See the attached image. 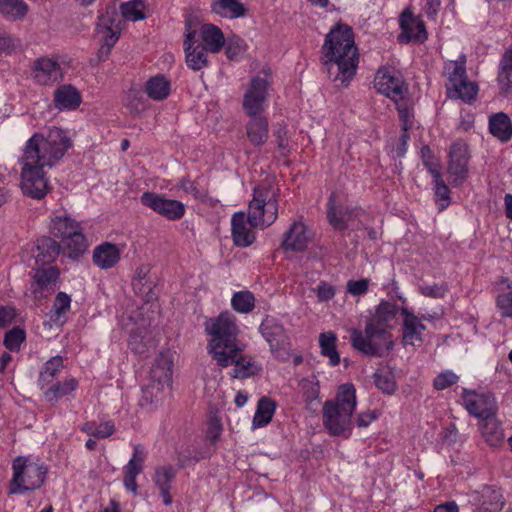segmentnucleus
<instances>
[{
  "instance_id": "obj_51",
  "label": "nucleus",
  "mask_w": 512,
  "mask_h": 512,
  "mask_svg": "<svg viewBox=\"0 0 512 512\" xmlns=\"http://www.w3.org/2000/svg\"><path fill=\"white\" fill-rule=\"evenodd\" d=\"M450 90H453V97L460 98L465 102H470L475 99L478 87L474 83L465 79L454 87H451Z\"/></svg>"
},
{
  "instance_id": "obj_6",
  "label": "nucleus",
  "mask_w": 512,
  "mask_h": 512,
  "mask_svg": "<svg viewBox=\"0 0 512 512\" xmlns=\"http://www.w3.org/2000/svg\"><path fill=\"white\" fill-rule=\"evenodd\" d=\"M13 475L8 484V494L18 495L39 489L46 480L48 469L28 457L18 456L12 462Z\"/></svg>"
},
{
  "instance_id": "obj_41",
  "label": "nucleus",
  "mask_w": 512,
  "mask_h": 512,
  "mask_svg": "<svg viewBox=\"0 0 512 512\" xmlns=\"http://www.w3.org/2000/svg\"><path fill=\"white\" fill-rule=\"evenodd\" d=\"M231 357L228 358V361H231L227 364L234 365V369L232 370V377L244 379L254 374L253 364L250 360H246L241 356V352L231 353Z\"/></svg>"
},
{
  "instance_id": "obj_57",
  "label": "nucleus",
  "mask_w": 512,
  "mask_h": 512,
  "mask_svg": "<svg viewBox=\"0 0 512 512\" xmlns=\"http://www.w3.org/2000/svg\"><path fill=\"white\" fill-rule=\"evenodd\" d=\"M246 49V45L244 40L239 37L229 38L225 53L230 60L236 59L239 55H241Z\"/></svg>"
},
{
  "instance_id": "obj_21",
  "label": "nucleus",
  "mask_w": 512,
  "mask_h": 512,
  "mask_svg": "<svg viewBox=\"0 0 512 512\" xmlns=\"http://www.w3.org/2000/svg\"><path fill=\"white\" fill-rule=\"evenodd\" d=\"M61 250L60 244L48 236L37 239L33 249V257L37 266H51Z\"/></svg>"
},
{
  "instance_id": "obj_16",
  "label": "nucleus",
  "mask_w": 512,
  "mask_h": 512,
  "mask_svg": "<svg viewBox=\"0 0 512 512\" xmlns=\"http://www.w3.org/2000/svg\"><path fill=\"white\" fill-rule=\"evenodd\" d=\"M184 47L186 63L189 68L194 71H199L208 65V50L203 44L197 43L195 30L187 32Z\"/></svg>"
},
{
  "instance_id": "obj_26",
  "label": "nucleus",
  "mask_w": 512,
  "mask_h": 512,
  "mask_svg": "<svg viewBox=\"0 0 512 512\" xmlns=\"http://www.w3.org/2000/svg\"><path fill=\"white\" fill-rule=\"evenodd\" d=\"M246 124V135L252 145L258 147L264 145L269 136V124L266 117L251 116Z\"/></svg>"
},
{
  "instance_id": "obj_35",
  "label": "nucleus",
  "mask_w": 512,
  "mask_h": 512,
  "mask_svg": "<svg viewBox=\"0 0 512 512\" xmlns=\"http://www.w3.org/2000/svg\"><path fill=\"white\" fill-rule=\"evenodd\" d=\"M276 408V403L268 397H262L257 404V409L253 417V427L259 428L266 426L272 419Z\"/></svg>"
},
{
  "instance_id": "obj_60",
  "label": "nucleus",
  "mask_w": 512,
  "mask_h": 512,
  "mask_svg": "<svg viewBox=\"0 0 512 512\" xmlns=\"http://www.w3.org/2000/svg\"><path fill=\"white\" fill-rule=\"evenodd\" d=\"M419 291L426 297L442 298L447 291V286L444 284L424 285L419 287Z\"/></svg>"
},
{
  "instance_id": "obj_17",
  "label": "nucleus",
  "mask_w": 512,
  "mask_h": 512,
  "mask_svg": "<svg viewBox=\"0 0 512 512\" xmlns=\"http://www.w3.org/2000/svg\"><path fill=\"white\" fill-rule=\"evenodd\" d=\"M310 233L307 226L301 221H295L284 234L281 244L286 251H304L310 241Z\"/></svg>"
},
{
  "instance_id": "obj_7",
  "label": "nucleus",
  "mask_w": 512,
  "mask_h": 512,
  "mask_svg": "<svg viewBox=\"0 0 512 512\" xmlns=\"http://www.w3.org/2000/svg\"><path fill=\"white\" fill-rule=\"evenodd\" d=\"M388 329L377 324L367 323L364 334L357 329L352 331V346L366 355L382 356L393 345L392 335Z\"/></svg>"
},
{
  "instance_id": "obj_40",
  "label": "nucleus",
  "mask_w": 512,
  "mask_h": 512,
  "mask_svg": "<svg viewBox=\"0 0 512 512\" xmlns=\"http://www.w3.org/2000/svg\"><path fill=\"white\" fill-rule=\"evenodd\" d=\"M63 368V359L61 356H55L49 359L43 366L39 375V384L44 387L53 382Z\"/></svg>"
},
{
  "instance_id": "obj_47",
  "label": "nucleus",
  "mask_w": 512,
  "mask_h": 512,
  "mask_svg": "<svg viewBox=\"0 0 512 512\" xmlns=\"http://www.w3.org/2000/svg\"><path fill=\"white\" fill-rule=\"evenodd\" d=\"M231 305L235 311L246 314L254 309L255 297L250 291H239L233 295Z\"/></svg>"
},
{
  "instance_id": "obj_48",
  "label": "nucleus",
  "mask_w": 512,
  "mask_h": 512,
  "mask_svg": "<svg viewBox=\"0 0 512 512\" xmlns=\"http://www.w3.org/2000/svg\"><path fill=\"white\" fill-rule=\"evenodd\" d=\"M399 114L402 130H409L412 127L413 111L408 99L402 95L401 98L393 99Z\"/></svg>"
},
{
  "instance_id": "obj_4",
  "label": "nucleus",
  "mask_w": 512,
  "mask_h": 512,
  "mask_svg": "<svg viewBox=\"0 0 512 512\" xmlns=\"http://www.w3.org/2000/svg\"><path fill=\"white\" fill-rule=\"evenodd\" d=\"M356 407V390L352 384L340 385L335 399L327 400L322 409L324 427L331 435H343L350 430L351 417Z\"/></svg>"
},
{
  "instance_id": "obj_50",
  "label": "nucleus",
  "mask_w": 512,
  "mask_h": 512,
  "mask_svg": "<svg viewBox=\"0 0 512 512\" xmlns=\"http://www.w3.org/2000/svg\"><path fill=\"white\" fill-rule=\"evenodd\" d=\"M121 14L124 19L137 21L145 18L143 13V3L141 0H133L121 4Z\"/></svg>"
},
{
  "instance_id": "obj_11",
  "label": "nucleus",
  "mask_w": 512,
  "mask_h": 512,
  "mask_svg": "<svg viewBox=\"0 0 512 512\" xmlns=\"http://www.w3.org/2000/svg\"><path fill=\"white\" fill-rule=\"evenodd\" d=\"M141 203L170 221L181 219L185 213V206L182 202L167 199L154 192H144L141 195Z\"/></svg>"
},
{
  "instance_id": "obj_64",
  "label": "nucleus",
  "mask_w": 512,
  "mask_h": 512,
  "mask_svg": "<svg viewBox=\"0 0 512 512\" xmlns=\"http://www.w3.org/2000/svg\"><path fill=\"white\" fill-rule=\"evenodd\" d=\"M334 295H335V290L331 285L324 283V282H322L320 285H318L317 297H318L319 301H328V300L332 299L334 297Z\"/></svg>"
},
{
  "instance_id": "obj_13",
  "label": "nucleus",
  "mask_w": 512,
  "mask_h": 512,
  "mask_svg": "<svg viewBox=\"0 0 512 512\" xmlns=\"http://www.w3.org/2000/svg\"><path fill=\"white\" fill-rule=\"evenodd\" d=\"M269 83L259 76L252 78L243 99V108L247 115L257 116L265 110Z\"/></svg>"
},
{
  "instance_id": "obj_1",
  "label": "nucleus",
  "mask_w": 512,
  "mask_h": 512,
  "mask_svg": "<svg viewBox=\"0 0 512 512\" xmlns=\"http://www.w3.org/2000/svg\"><path fill=\"white\" fill-rule=\"evenodd\" d=\"M72 147V141L61 128L46 134L35 133L26 143L21 157V188L25 195L42 199L48 192L45 167H53Z\"/></svg>"
},
{
  "instance_id": "obj_28",
  "label": "nucleus",
  "mask_w": 512,
  "mask_h": 512,
  "mask_svg": "<svg viewBox=\"0 0 512 512\" xmlns=\"http://www.w3.org/2000/svg\"><path fill=\"white\" fill-rule=\"evenodd\" d=\"M81 95L72 85H63L54 92V106L59 110H74L81 104Z\"/></svg>"
},
{
  "instance_id": "obj_56",
  "label": "nucleus",
  "mask_w": 512,
  "mask_h": 512,
  "mask_svg": "<svg viewBox=\"0 0 512 512\" xmlns=\"http://www.w3.org/2000/svg\"><path fill=\"white\" fill-rule=\"evenodd\" d=\"M421 158L424 166L427 167L433 177H438V175L441 174L440 165L438 161L434 159L429 146H423L421 148Z\"/></svg>"
},
{
  "instance_id": "obj_3",
  "label": "nucleus",
  "mask_w": 512,
  "mask_h": 512,
  "mask_svg": "<svg viewBox=\"0 0 512 512\" xmlns=\"http://www.w3.org/2000/svg\"><path fill=\"white\" fill-rule=\"evenodd\" d=\"M204 329L211 337L207 345L208 352L219 366L227 367L231 353L242 352L237 343L239 329L236 317L229 311H223L217 317L208 318Z\"/></svg>"
},
{
  "instance_id": "obj_59",
  "label": "nucleus",
  "mask_w": 512,
  "mask_h": 512,
  "mask_svg": "<svg viewBox=\"0 0 512 512\" xmlns=\"http://www.w3.org/2000/svg\"><path fill=\"white\" fill-rule=\"evenodd\" d=\"M458 379L459 378L455 373L451 371H445L435 377L433 385L435 389L443 390L455 384L458 381Z\"/></svg>"
},
{
  "instance_id": "obj_14",
  "label": "nucleus",
  "mask_w": 512,
  "mask_h": 512,
  "mask_svg": "<svg viewBox=\"0 0 512 512\" xmlns=\"http://www.w3.org/2000/svg\"><path fill=\"white\" fill-rule=\"evenodd\" d=\"M463 401L467 411L481 420L496 414L495 398L489 393H476L474 391L463 394Z\"/></svg>"
},
{
  "instance_id": "obj_55",
  "label": "nucleus",
  "mask_w": 512,
  "mask_h": 512,
  "mask_svg": "<svg viewBox=\"0 0 512 512\" xmlns=\"http://www.w3.org/2000/svg\"><path fill=\"white\" fill-rule=\"evenodd\" d=\"M507 287L511 290L497 296L496 306L499 309L501 316L512 318V285L508 284Z\"/></svg>"
},
{
  "instance_id": "obj_34",
  "label": "nucleus",
  "mask_w": 512,
  "mask_h": 512,
  "mask_svg": "<svg viewBox=\"0 0 512 512\" xmlns=\"http://www.w3.org/2000/svg\"><path fill=\"white\" fill-rule=\"evenodd\" d=\"M145 92L149 98L162 101L170 94V82L163 75L153 76L146 82Z\"/></svg>"
},
{
  "instance_id": "obj_23",
  "label": "nucleus",
  "mask_w": 512,
  "mask_h": 512,
  "mask_svg": "<svg viewBox=\"0 0 512 512\" xmlns=\"http://www.w3.org/2000/svg\"><path fill=\"white\" fill-rule=\"evenodd\" d=\"M172 365L169 356L160 353L150 369L149 383L169 388L172 381Z\"/></svg>"
},
{
  "instance_id": "obj_58",
  "label": "nucleus",
  "mask_w": 512,
  "mask_h": 512,
  "mask_svg": "<svg viewBox=\"0 0 512 512\" xmlns=\"http://www.w3.org/2000/svg\"><path fill=\"white\" fill-rule=\"evenodd\" d=\"M71 298L65 292H59L54 300L53 311L57 318L64 315L70 309Z\"/></svg>"
},
{
  "instance_id": "obj_22",
  "label": "nucleus",
  "mask_w": 512,
  "mask_h": 512,
  "mask_svg": "<svg viewBox=\"0 0 512 512\" xmlns=\"http://www.w3.org/2000/svg\"><path fill=\"white\" fill-rule=\"evenodd\" d=\"M400 27L402 32L398 39L402 43L410 41L423 42L427 38L424 23L415 19L411 14H407V12L401 15Z\"/></svg>"
},
{
  "instance_id": "obj_36",
  "label": "nucleus",
  "mask_w": 512,
  "mask_h": 512,
  "mask_svg": "<svg viewBox=\"0 0 512 512\" xmlns=\"http://www.w3.org/2000/svg\"><path fill=\"white\" fill-rule=\"evenodd\" d=\"M52 233L64 241L66 238L72 236L81 228L79 224L70 217L58 216L52 221Z\"/></svg>"
},
{
  "instance_id": "obj_54",
  "label": "nucleus",
  "mask_w": 512,
  "mask_h": 512,
  "mask_svg": "<svg viewBox=\"0 0 512 512\" xmlns=\"http://www.w3.org/2000/svg\"><path fill=\"white\" fill-rule=\"evenodd\" d=\"M433 178L435 184L436 202L439 205V209L442 211L449 205L450 190L448 186L445 184L444 180L442 179L441 174H439L438 177Z\"/></svg>"
},
{
  "instance_id": "obj_44",
  "label": "nucleus",
  "mask_w": 512,
  "mask_h": 512,
  "mask_svg": "<svg viewBox=\"0 0 512 512\" xmlns=\"http://www.w3.org/2000/svg\"><path fill=\"white\" fill-rule=\"evenodd\" d=\"M444 70L449 80L448 90H450L451 87H454L458 83L467 79L465 59H462L460 61H449L448 63L445 64Z\"/></svg>"
},
{
  "instance_id": "obj_9",
  "label": "nucleus",
  "mask_w": 512,
  "mask_h": 512,
  "mask_svg": "<svg viewBox=\"0 0 512 512\" xmlns=\"http://www.w3.org/2000/svg\"><path fill=\"white\" fill-rule=\"evenodd\" d=\"M259 329L262 336L269 343L271 352L277 358H285L291 345L283 325L275 318L267 316L262 321Z\"/></svg>"
},
{
  "instance_id": "obj_10",
  "label": "nucleus",
  "mask_w": 512,
  "mask_h": 512,
  "mask_svg": "<svg viewBox=\"0 0 512 512\" xmlns=\"http://www.w3.org/2000/svg\"><path fill=\"white\" fill-rule=\"evenodd\" d=\"M60 271L56 266H37L31 282V293L36 301H42L57 288Z\"/></svg>"
},
{
  "instance_id": "obj_63",
  "label": "nucleus",
  "mask_w": 512,
  "mask_h": 512,
  "mask_svg": "<svg viewBox=\"0 0 512 512\" xmlns=\"http://www.w3.org/2000/svg\"><path fill=\"white\" fill-rule=\"evenodd\" d=\"M16 317V310L11 306H0V328L10 325Z\"/></svg>"
},
{
  "instance_id": "obj_27",
  "label": "nucleus",
  "mask_w": 512,
  "mask_h": 512,
  "mask_svg": "<svg viewBox=\"0 0 512 512\" xmlns=\"http://www.w3.org/2000/svg\"><path fill=\"white\" fill-rule=\"evenodd\" d=\"M401 313L404 316L402 327L403 343L413 345L415 341L421 342V335L425 330V325L407 308H402Z\"/></svg>"
},
{
  "instance_id": "obj_24",
  "label": "nucleus",
  "mask_w": 512,
  "mask_h": 512,
  "mask_svg": "<svg viewBox=\"0 0 512 512\" xmlns=\"http://www.w3.org/2000/svg\"><path fill=\"white\" fill-rule=\"evenodd\" d=\"M177 475V469L172 465L159 466L155 469L153 481L160 491V496L165 505L172 503L170 490Z\"/></svg>"
},
{
  "instance_id": "obj_38",
  "label": "nucleus",
  "mask_w": 512,
  "mask_h": 512,
  "mask_svg": "<svg viewBox=\"0 0 512 512\" xmlns=\"http://www.w3.org/2000/svg\"><path fill=\"white\" fill-rule=\"evenodd\" d=\"M1 14L11 20L22 19L28 12V5L22 0H0Z\"/></svg>"
},
{
  "instance_id": "obj_52",
  "label": "nucleus",
  "mask_w": 512,
  "mask_h": 512,
  "mask_svg": "<svg viewBox=\"0 0 512 512\" xmlns=\"http://www.w3.org/2000/svg\"><path fill=\"white\" fill-rule=\"evenodd\" d=\"M25 339V331L19 327H14L5 333L3 344L11 352L19 351Z\"/></svg>"
},
{
  "instance_id": "obj_5",
  "label": "nucleus",
  "mask_w": 512,
  "mask_h": 512,
  "mask_svg": "<svg viewBox=\"0 0 512 512\" xmlns=\"http://www.w3.org/2000/svg\"><path fill=\"white\" fill-rule=\"evenodd\" d=\"M279 188L272 181H262L254 188L253 199L249 203L248 222L252 228L268 227L278 217Z\"/></svg>"
},
{
  "instance_id": "obj_37",
  "label": "nucleus",
  "mask_w": 512,
  "mask_h": 512,
  "mask_svg": "<svg viewBox=\"0 0 512 512\" xmlns=\"http://www.w3.org/2000/svg\"><path fill=\"white\" fill-rule=\"evenodd\" d=\"M336 335L333 332L321 333L319 336V345L321 354L329 358V363L336 366L340 363V356L336 349Z\"/></svg>"
},
{
  "instance_id": "obj_46",
  "label": "nucleus",
  "mask_w": 512,
  "mask_h": 512,
  "mask_svg": "<svg viewBox=\"0 0 512 512\" xmlns=\"http://www.w3.org/2000/svg\"><path fill=\"white\" fill-rule=\"evenodd\" d=\"M77 387V381L74 378L66 379L64 382H58L52 385L46 392L45 396L48 401H57L59 398L68 395Z\"/></svg>"
},
{
  "instance_id": "obj_49",
  "label": "nucleus",
  "mask_w": 512,
  "mask_h": 512,
  "mask_svg": "<svg viewBox=\"0 0 512 512\" xmlns=\"http://www.w3.org/2000/svg\"><path fill=\"white\" fill-rule=\"evenodd\" d=\"M484 502L483 504H488L486 507L487 510L491 512L501 511L504 506V499L501 491L499 489H495L493 487H485L483 490Z\"/></svg>"
},
{
  "instance_id": "obj_30",
  "label": "nucleus",
  "mask_w": 512,
  "mask_h": 512,
  "mask_svg": "<svg viewBox=\"0 0 512 512\" xmlns=\"http://www.w3.org/2000/svg\"><path fill=\"white\" fill-rule=\"evenodd\" d=\"M489 131L499 141L508 142L512 138V121L504 112L493 114L489 118Z\"/></svg>"
},
{
  "instance_id": "obj_12",
  "label": "nucleus",
  "mask_w": 512,
  "mask_h": 512,
  "mask_svg": "<svg viewBox=\"0 0 512 512\" xmlns=\"http://www.w3.org/2000/svg\"><path fill=\"white\" fill-rule=\"evenodd\" d=\"M470 159L468 145L463 140L455 141L449 150L447 171L454 176L452 183L460 185L468 176V162Z\"/></svg>"
},
{
  "instance_id": "obj_33",
  "label": "nucleus",
  "mask_w": 512,
  "mask_h": 512,
  "mask_svg": "<svg viewBox=\"0 0 512 512\" xmlns=\"http://www.w3.org/2000/svg\"><path fill=\"white\" fill-rule=\"evenodd\" d=\"M497 80L503 93L512 94V48L502 56Z\"/></svg>"
},
{
  "instance_id": "obj_31",
  "label": "nucleus",
  "mask_w": 512,
  "mask_h": 512,
  "mask_svg": "<svg viewBox=\"0 0 512 512\" xmlns=\"http://www.w3.org/2000/svg\"><path fill=\"white\" fill-rule=\"evenodd\" d=\"M211 11L223 18L235 19L245 16L247 8L238 0H212Z\"/></svg>"
},
{
  "instance_id": "obj_45",
  "label": "nucleus",
  "mask_w": 512,
  "mask_h": 512,
  "mask_svg": "<svg viewBox=\"0 0 512 512\" xmlns=\"http://www.w3.org/2000/svg\"><path fill=\"white\" fill-rule=\"evenodd\" d=\"M374 383L378 389L386 394H392L396 390V382L392 371L388 368L378 369L374 375Z\"/></svg>"
},
{
  "instance_id": "obj_53",
  "label": "nucleus",
  "mask_w": 512,
  "mask_h": 512,
  "mask_svg": "<svg viewBox=\"0 0 512 512\" xmlns=\"http://www.w3.org/2000/svg\"><path fill=\"white\" fill-rule=\"evenodd\" d=\"M164 389L165 388L162 386L148 383L147 385H145L142 388V396L140 399V405L141 406H150L155 403H158Z\"/></svg>"
},
{
  "instance_id": "obj_20",
  "label": "nucleus",
  "mask_w": 512,
  "mask_h": 512,
  "mask_svg": "<svg viewBox=\"0 0 512 512\" xmlns=\"http://www.w3.org/2000/svg\"><path fill=\"white\" fill-rule=\"evenodd\" d=\"M232 239L238 247H248L255 241V233L244 212H236L231 219Z\"/></svg>"
},
{
  "instance_id": "obj_29",
  "label": "nucleus",
  "mask_w": 512,
  "mask_h": 512,
  "mask_svg": "<svg viewBox=\"0 0 512 512\" xmlns=\"http://www.w3.org/2000/svg\"><path fill=\"white\" fill-rule=\"evenodd\" d=\"M480 429L485 442L489 446L497 447L503 443L505 437L504 431L500 421L496 418V414L482 419Z\"/></svg>"
},
{
  "instance_id": "obj_32",
  "label": "nucleus",
  "mask_w": 512,
  "mask_h": 512,
  "mask_svg": "<svg viewBox=\"0 0 512 512\" xmlns=\"http://www.w3.org/2000/svg\"><path fill=\"white\" fill-rule=\"evenodd\" d=\"M204 46L209 52L218 53L225 44L224 34L221 29L213 24H204L200 30Z\"/></svg>"
},
{
  "instance_id": "obj_43",
  "label": "nucleus",
  "mask_w": 512,
  "mask_h": 512,
  "mask_svg": "<svg viewBox=\"0 0 512 512\" xmlns=\"http://www.w3.org/2000/svg\"><path fill=\"white\" fill-rule=\"evenodd\" d=\"M65 250L70 258L76 259L87 248L86 238L81 229L63 241Z\"/></svg>"
},
{
  "instance_id": "obj_39",
  "label": "nucleus",
  "mask_w": 512,
  "mask_h": 512,
  "mask_svg": "<svg viewBox=\"0 0 512 512\" xmlns=\"http://www.w3.org/2000/svg\"><path fill=\"white\" fill-rule=\"evenodd\" d=\"M397 311L398 307L395 304L382 301L376 309L374 318L368 323L390 328L389 323L396 317Z\"/></svg>"
},
{
  "instance_id": "obj_42",
  "label": "nucleus",
  "mask_w": 512,
  "mask_h": 512,
  "mask_svg": "<svg viewBox=\"0 0 512 512\" xmlns=\"http://www.w3.org/2000/svg\"><path fill=\"white\" fill-rule=\"evenodd\" d=\"M116 28H121V20L119 19L116 7L111 5L98 17L97 31H114Z\"/></svg>"
},
{
  "instance_id": "obj_19",
  "label": "nucleus",
  "mask_w": 512,
  "mask_h": 512,
  "mask_svg": "<svg viewBox=\"0 0 512 512\" xmlns=\"http://www.w3.org/2000/svg\"><path fill=\"white\" fill-rule=\"evenodd\" d=\"M33 77L41 85H51L62 77L61 67L57 61L39 58L34 62Z\"/></svg>"
},
{
  "instance_id": "obj_8",
  "label": "nucleus",
  "mask_w": 512,
  "mask_h": 512,
  "mask_svg": "<svg viewBox=\"0 0 512 512\" xmlns=\"http://www.w3.org/2000/svg\"><path fill=\"white\" fill-rule=\"evenodd\" d=\"M364 210L360 207L336 205L334 194L329 197L327 204V220L336 231L358 230L363 224L361 217Z\"/></svg>"
},
{
  "instance_id": "obj_25",
  "label": "nucleus",
  "mask_w": 512,
  "mask_h": 512,
  "mask_svg": "<svg viewBox=\"0 0 512 512\" xmlns=\"http://www.w3.org/2000/svg\"><path fill=\"white\" fill-rule=\"evenodd\" d=\"M93 263L101 269L114 267L120 260L119 248L110 242H104L94 248Z\"/></svg>"
},
{
  "instance_id": "obj_62",
  "label": "nucleus",
  "mask_w": 512,
  "mask_h": 512,
  "mask_svg": "<svg viewBox=\"0 0 512 512\" xmlns=\"http://www.w3.org/2000/svg\"><path fill=\"white\" fill-rule=\"evenodd\" d=\"M222 432V424L218 419H212L206 431V439L210 441L211 444H215L219 439Z\"/></svg>"
},
{
  "instance_id": "obj_61",
  "label": "nucleus",
  "mask_w": 512,
  "mask_h": 512,
  "mask_svg": "<svg viewBox=\"0 0 512 512\" xmlns=\"http://www.w3.org/2000/svg\"><path fill=\"white\" fill-rule=\"evenodd\" d=\"M369 286V280L368 279H361V280H350L347 283V290L350 294L354 296H360L367 292Z\"/></svg>"
},
{
  "instance_id": "obj_18",
  "label": "nucleus",
  "mask_w": 512,
  "mask_h": 512,
  "mask_svg": "<svg viewBox=\"0 0 512 512\" xmlns=\"http://www.w3.org/2000/svg\"><path fill=\"white\" fill-rule=\"evenodd\" d=\"M146 458V453L142 445L134 446L132 458L124 467V485L127 490L134 494L138 491L136 477L143 471V465Z\"/></svg>"
},
{
  "instance_id": "obj_2",
  "label": "nucleus",
  "mask_w": 512,
  "mask_h": 512,
  "mask_svg": "<svg viewBox=\"0 0 512 512\" xmlns=\"http://www.w3.org/2000/svg\"><path fill=\"white\" fill-rule=\"evenodd\" d=\"M323 69L335 83L347 86L358 65V49L350 26L337 24L326 35L321 48Z\"/></svg>"
},
{
  "instance_id": "obj_15",
  "label": "nucleus",
  "mask_w": 512,
  "mask_h": 512,
  "mask_svg": "<svg viewBox=\"0 0 512 512\" xmlns=\"http://www.w3.org/2000/svg\"><path fill=\"white\" fill-rule=\"evenodd\" d=\"M375 87L381 94L392 100L401 98L404 92L407 91L402 78L387 69L378 70L375 77Z\"/></svg>"
}]
</instances>
